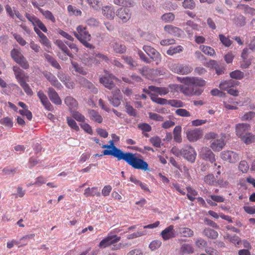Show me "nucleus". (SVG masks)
<instances>
[{
	"instance_id": "obj_19",
	"label": "nucleus",
	"mask_w": 255,
	"mask_h": 255,
	"mask_svg": "<svg viewBox=\"0 0 255 255\" xmlns=\"http://www.w3.org/2000/svg\"><path fill=\"white\" fill-rule=\"evenodd\" d=\"M44 75L53 86L58 90L62 89L63 88L62 85L54 75L50 72H46L44 74Z\"/></svg>"
},
{
	"instance_id": "obj_45",
	"label": "nucleus",
	"mask_w": 255,
	"mask_h": 255,
	"mask_svg": "<svg viewBox=\"0 0 255 255\" xmlns=\"http://www.w3.org/2000/svg\"><path fill=\"white\" fill-rule=\"evenodd\" d=\"M241 138L247 144H251L255 141V136L250 132L246 133Z\"/></svg>"
},
{
	"instance_id": "obj_60",
	"label": "nucleus",
	"mask_w": 255,
	"mask_h": 255,
	"mask_svg": "<svg viewBox=\"0 0 255 255\" xmlns=\"http://www.w3.org/2000/svg\"><path fill=\"white\" fill-rule=\"evenodd\" d=\"M91 119L98 123H101L103 121V118L98 113H91Z\"/></svg>"
},
{
	"instance_id": "obj_9",
	"label": "nucleus",
	"mask_w": 255,
	"mask_h": 255,
	"mask_svg": "<svg viewBox=\"0 0 255 255\" xmlns=\"http://www.w3.org/2000/svg\"><path fill=\"white\" fill-rule=\"evenodd\" d=\"M182 156L188 161L193 163L196 159V153L194 149L191 146H185L182 148Z\"/></svg>"
},
{
	"instance_id": "obj_26",
	"label": "nucleus",
	"mask_w": 255,
	"mask_h": 255,
	"mask_svg": "<svg viewBox=\"0 0 255 255\" xmlns=\"http://www.w3.org/2000/svg\"><path fill=\"white\" fill-rule=\"evenodd\" d=\"M250 126L248 124H239L236 125V132L238 136L241 138L246 133H249Z\"/></svg>"
},
{
	"instance_id": "obj_47",
	"label": "nucleus",
	"mask_w": 255,
	"mask_h": 255,
	"mask_svg": "<svg viewBox=\"0 0 255 255\" xmlns=\"http://www.w3.org/2000/svg\"><path fill=\"white\" fill-rule=\"evenodd\" d=\"M39 10L46 19L51 20L53 23L55 22V18L51 11L43 10L41 8H39Z\"/></svg>"
},
{
	"instance_id": "obj_57",
	"label": "nucleus",
	"mask_w": 255,
	"mask_h": 255,
	"mask_svg": "<svg viewBox=\"0 0 255 255\" xmlns=\"http://www.w3.org/2000/svg\"><path fill=\"white\" fill-rule=\"evenodd\" d=\"M249 165L246 161L242 160L240 162L239 169L243 173L247 172L249 169Z\"/></svg>"
},
{
	"instance_id": "obj_50",
	"label": "nucleus",
	"mask_w": 255,
	"mask_h": 255,
	"mask_svg": "<svg viewBox=\"0 0 255 255\" xmlns=\"http://www.w3.org/2000/svg\"><path fill=\"white\" fill-rule=\"evenodd\" d=\"M230 76L233 79L241 80L244 77L245 74L244 72H242L241 71L239 70H236L234 71L231 72L230 73Z\"/></svg>"
},
{
	"instance_id": "obj_53",
	"label": "nucleus",
	"mask_w": 255,
	"mask_h": 255,
	"mask_svg": "<svg viewBox=\"0 0 255 255\" xmlns=\"http://www.w3.org/2000/svg\"><path fill=\"white\" fill-rule=\"evenodd\" d=\"M175 18V16L172 13H167L161 16V19L165 22H169L172 21Z\"/></svg>"
},
{
	"instance_id": "obj_11",
	"label": "nucleus",
	"mask_w": 255,
	"mask_h": 255,
	"mask_svg": "<svg viewBox=\"0 0 255 255\" xmlns=\"http://www.w3.org/2000/svg\"><path fill=\"white\" fill-rule=\"evenodd\" d=\"M25 16L34 27L37 26L44 32L46 33L47 32V29L45 25L35 15H31L28 13H26Z\"/></svg>"
},
{
	"instance_id": "obj_29",
	"label": "nucleus",
	"mask_w": 255,
	"mask_h": 255,
	"mask_svg": "<svg viewBox=\"0 0 255 255\" xmlns=\"http://www.w3.org/2000/svg\"><path fill=\"white\" fill-rule=\"evenodd\" d=\"M64 103L70 110H76L78 109L77 101L71 96H67L64 99Z\"/></svg>"
},
{
	"instance_id": "obj_63",
	"label": "nucleus",
	"mask_w": 255,
	"mask_h": 255,
	"mask_svg": "<svg viewBox=\"0 0 255 255\" xmlns=\"http://www.w3.org/2000/svg\"><path fill=\"white\" fill-rule=\"evenodd\" d=\"M204 181L209 185H213L215 181V177L213 174H209L204 177Z\"/></svg>"
},
{
	"instance_id": "obj_23",
	"label": "nucleus",
	"mask_w": 255,
	"mask_h": 255,
	"mask_svg": "<svg viewBox=\"0 0 255 255\" xmlns=\"http://www.w3.org/2000/svg\"><path fill=\"white\" fill-rule=\"evenodd\" d=\"M37 96L40 100L41 103L47 110L51 111L52 110L53 106L49 101L47 96L42 91H39L37 92Z\"/></svg>"
},
{
	"instance_id": "obj_48",
	"label": "nucleus",
	"mask_w": 255,
	"mask_h": 255,
	"mask_svg": "<svg viewBox=\"0 0 255 255\" xmlns=\"http://www.w3.org/2000/svg\"><path fill=\"white\" fill-rule=\"evenodd\" d=\"M183 47L180 46H171L169 47L166 53L169 55H173L176 53H179L183 50Z\"/></svg>"
},
{
	"instance_id": "obj_7",
	"label": "nucleus",
	"mask_w": 255,
	"mask_h": 255,
	"mask_svg": "<svg viewBox=\"0 0 255 255\" xmlns=\"http://www.w3.org/2000/svg\"><path fill=\"white\" fill-rule=\"evenodd\" d=\"M142 49L150 58L155 62L156 65H158L161 63V54L156 49L149 45L143 46Z\"/></svg>"
},
{
	"instance_id": "obj_37",
	"label": "nucleus",
	"mask_w": 255,
	"mask_h": 255,
	"mask_svg": "<svg viewBox=\"0 0 255 255\" xmlns=\"http://www.w3.org/2000/svg\"><path fill=\"white\" fill-rule=\"evenodd\" d=\"M194 252V249L191 245L184 244L182 245L179 250L180 255L191 254Z\"/></svg>"
},
{
	"instance_id": "obj_30",
	"label": "nucleus",
	"mask_w": 255,
	"mask_h": 255,
	"mask_svg": "<svg viewBox=\"0 0 255 255\" xmlns=\"http://www.w3.org/2000/svg\"><path fill=\"white\" fill-rule=\"evenodd\" d=\"M148 89L154 94L156 95L158 94L160 96L165 95L169 92V88L166 87H158L154 86H148Z\"/></svg>"
},
{
	"instance_id": "obj_41",
	"label": "nucleus",
	"mask_w": 255,
	"mask_h": 255,
	"mask_svg": "<svg viewBox=\"0 0 255 255\" xmlns=\"http://www.w3.org/2000/svg\"><path fill=\"white\" fill-rule=\"evenodd\" d=\"M71 64L75 71L82 75H86L87 74V71L84 67L76 62L71 61Z\"/></svg>"
},
{
	"instance_id": "obj_54",
	"label": "nucleus",
	"mask_w": 255,
	"mask_h": 255,
	"mask_svg": "<svg viewBox=\"0 0 255 255\" xmlns=\"http://www.w3.org/2000/svg\"><path fill=\"white\" fill-rule=\"evenodd\" d=\"M182 5L185 8L190 9H192L195 7V3L193 0H184Z\"/></svg>"
},
{
	"instance_id": "obj_43",
	"label": "nucleus",
	"mask_w": 255,
	"mask_h": 255,
	"mask_svg": "<svg viewBox=\"0 0 255 255\" xmlns=\"http://www.w3.org/2000/svg\"><path fill=\"white\" fill-rule=\"evenodd\" d=\"M199 49L206 55L213 56L216 54L214 49L210 46L201 45L199 46Z\"/></svg>"
},
{
	"instance_id": "obj_12",
	"label": "nucleus",
	"mask_w": 255,
	"mask_h": 255,
	"mask_svg": "<svg viewBox=\"0 0 255 255\" xmlns=\"http://www.w3.org/2000/svg\"><path fill=\"white\" fill-rule=\"evenodd\" d=\"M77 32L74 33L75 36L80 41L91 39V35L85 27L79 25L77 27Z\"/></svg>"
},
{
	"instance_id": "obj_17",
	"label": "nucleus",
	"mask_w": 255,
	"mask_h": 255,
	"mask_svg": "<svg viewBox=\"0 0 255 255\" xmlns=\"http://www.w3.org/2000/svg\"><path fill=\"white\" fill-rule=\"evenodd\" d=\"M184 25H186V27L185 28V31L187 33L188 36L189 37H192L194 33L193 30H199V25L192 20H188Z\"/></svg>"
},
{
	"instance_id": "obj_1",
	"label": "nucleus",
	"mask_w": 255,
	"mask_h": 255,
	"mask_svg": "<svg viewBox=\"0 0 255 255\" xmlns=\"http://www.w3.org/2000/svg\"><path fill=\"white\" fill-rule=\"evenodd\" d=\"M121 160H125L134 169L143 171L148 170V163L143 159L137 157L135 154L131 152H125Z\"/></svg>"
},
{
	"instance_id": "obj_46",
	"label": "nucleus",
	"mask_w": 255,
	"mask_h": 255,
	"mask_svg": "<svg viewBox=\"0 0 255 255\" xmlns=\"http://www.w3.org/2000/svg\"><path fill=\"white\" fill-rule=\"evenodd\" d=\"M44 56L47 61L52 66L58 70L61 69L60 65L53 57L47 54H45Z\"/></svg>"
},
{
	"instance_id": "obj_27",
	"label": "nucleus",
	"mask_w": 255,
	"mask_h": 255,
	"mask_svg": "<svg viewBox=\"0 0 255 255\" xmlns=\"http://www.w3.org/2000/svg\"><path fill=\"white\" fill-rule=\"evenodd\" d=\"M80 83L83 87L87 88L93 93H98V89L95 87L92 82L88 80L85 78L81 77L80 80Z\"/></svg>"
},
{
	"instance_id": "obj_33",
	"label": "nucleus",
	"mask_w": 255,
	"mask_h": 255,
	"mask_svg": "<svg viewBox=\"0 0 255 255\" xmlns=\"http://www.w3.org/2000/svg\"><path fill=\"white\" fill-rule=\"evenodd\" d=\"M55 44L66 55L68 56L70 58H74V55L70 51V50H69L67 46L66 43H64L62 41L57 40L55 42Z\"/></svg>"
},
{
	"instance_id": "obj_24",
	"label": "nucleus",
	"mask_w": 255,
	"mask_h": 255,
	"mask_svg": "<svg viewBox=\"0 0 255 255\" xmlns=\"http://www.w3.org/2000/svg\"><path fill=\"white\" fill-rule=\"evenodd\" d=\"M239 82L232 79L229 80H225L221 82L219 85V88L222 90L228 91V90L235 86L238 85Z\"/></svg>"
},
{
	"instance_id": "obj_31",
	"label": "nucleus",
	"mask_w": 255,
	"mask_h": 255,
	"mask_svg": "<svg viewBox=\"0 0 255 255\" xmlns=\"http://www.w3.org/2000/svg\"><path fill=\"white\" fill-rule=\"evenodd\" d=\"M225 144L223 139H217L211 141L210 147L214 151H220L222 149Z\"/></svg>"
},
{
	"instance_id": "obj_35",
	"label": "nucleus",
	"mask_w": 255,
	"mask_h": 255,
	"mask_svg": "<svg viewBox=\"0 0 255 255\" xmlns=\"http://www.w3.org/2000/svg\"><path fill=\"white\" fill-rule=\"evenodd\" d=\"M173 230V226L170 225L161 232V235L164 240H167L174 237Z\"/></svg>"
},
{
	"instance_id": "obj_49",
	"label": "nucleus",
	"mask_w": 255,
	"mask_h": 255,
	"mask_svg": "<svg viewBox=\"0 0 255 255\" xmlns=\"http://www.w3.org/2000/svg\"><path fill=\"white\" fill-rule=\"evenodd\" d=\"M219 39L221 42L227 47H230L232 44V41L230 39L229 37H226L222 34H220L219 35Z\"/></svg>"
},
{
	"instance_id": "obj_62",
	"label": "nucleus",
	"mask_w": 255,
	"mask_h": 255,
	"mask_svg": "<svg viewBox=\"0 0 255 255\" xmlns=\"http://www.w3.org/2000/svg\"><path fill=\"white\" fill-rule=\"evenodd\" d=\"M13 36L16 41L21 46H24L27 42L19 34L16 33L12 34Z\"/></svg>"
},
{
	"instance_id": "obj_34",
	"label": "nucleus",
	"mask_w": 255,
	"mask_h": 255,
	"mask_svg": "<svg viewBox=\"0 0 255 255\" xmlns=\"http://www.w3.org/2000/svg\"><path fill=\"white\" fill-rule=\"evenodd\" d=\"M111 46L116 53L123 54L126 52L127 50L125 45L118 42H114Z\"/></svg>"
},
{
	"instance_id": "obj_51",
	"label": "nucleus",
	"mask_w": 255,
	"mask_h": 255,
	"mask_svg": "<svg viewBox=\"0 0 255 255\" xmlns=\"http://www.w3.org/2000/svg\"><path fill=\"white\" fill-rule=\"evenodd\" d=\"M88 3L95 10L99 9L102 3L101 1L99 0H87Z\"/></svg>"
},
{
	"instance_id": "obj_28",
	"label": "nucleus",
	"mask_w": 255,
	"mask_h": 255,
	"mask_svg": "<svg viewBox=\"0 0 255 255\" xmlns=\"http://www.w3.org/2000/svg\"><path fill=\"white\" fill-rule=\"evenodd\" d=\"M34 30L40 38L39 42L47 48L50 47L51 43L46 36L36 27H34Z\"/></svg>"
},
{
	"instance_id": "obj_15",
	"label": "nucleus",
	"mask_w": 255,
	"mask_h": 255,
	"mask_svg": "<svg viewBox=\"0 0 255 255\" xmlns=\"http://www.w3.org/2000/svg\"><path fill=\"white\" fill-rule=\"evenodd\" d=\"M120 239V237H118L115 235L108 236L100 242L99 247L101 248H105L114 243L118 242Z\"/></svg>"
},
{
	"instance_id": "obj_2",
	"label": "nucleus",
	"mask_w": 255,
	"mask_h": 255,
	"mask_svg": "<svg viewBox=\"0 0 255 255\" xmlns=\"http://www.w3.org/2000/svg\"><path fill=\"white\" fill-rule=\"evenodd\" d=\"M169 87L170 89H174L177 92H180L185 95L189 96L199 95L203 92V90L199 88L195 89L191 85H187L186 84H184V85H170Z\"/></svg>"
},
{
	"instance_id": "obj_55",
	"label": "nucleus",
	"mask_w": 255,
	"mask_h": 255,
	"mask_svg": "<svg viewBox=\"0 0 255 255\" xmlns=\"http://www.w3.org/2000/svg\"><path fill=\"white\" fill-rule=\"evenodd\" d=\"M67 124L71 128L75 129L76 131H78L79 130V128L77 126V123H76L74 119L68 117H67Z\"/></svg>"
},
{
	"instance_id": "obj_39",
	"label": "nucleus",
	"mask_w": 255,
	"mask_h": 255,
	"mask_svg": "<svg viewBox=\"0 0 255 255\" xmlns=\"http://www.w3.org/2000/svg\"><path fill=\"white\" fill-rule=\"evenodd\" d=\"M100 190H98L97 187H92L90 188L88 187L86 188L85 190L84 195L86 197H89L90 196H99L100 195Z\"/></svg>"
},
{
	"instance_id": "obj_21",
	"label": "nucleus",
	"mask_w": 255,
	"mask_h": 255,
	"mask_svg": "<svg viewBox=\"0 0 255 255\" xmlns=\"http://www.w3.org/2000/svg\"><path fill=\"white\" fill-rule=\"evenodd\" d=\"M16 79L18 83L25 81V78H28L25 72L17 66L12 67Z\"/></svg>"
},
{
	"instance_id": "obj_5",
	"label": "nucleus",
	"mask_w": 255,
	"mask_h": 255,
	"mask_svg": "<svg viewBox=\"0 0 255 255\" xmlns=\"http://www.w3.org/2000/svg\"><path fill=\"white\" fill-rule=\"evenodd\" d=\"M151 100L154 103L160 105H170L176 108L182 107L183 103L180 100H167L164 98H159L156 94H151Z\"/></svg>"
},
{
	"instance_id": "obj_42",
	"label": "nucleus",
	"mask_w": 255,
	"mask_h": 255,
	"mask_svg": "<svg viewBox=\"0 0 255 255\" xmlns=\"http://www.w3.org/2000/svg\"><path fill=\"white\" fill-rule=\"evenodd\" d=\"M237 8L243 10L245 13L251 15L255 14V8L249 6L248 5L243 4H238Z\"/></svg>"
},
{
	"instance_id": "obj_61",
	"label": "nucleus",
	"mask_w": 255,
	"mask_h": 255,
	"mask_svg": "<svg viewBox=\"0 0 255 255\" xmlns=\"http://www.w3.org/2000/svg\"><path fill=\"white\" fill-rule=\"evenodd\" d=\"M5 9L8 15L12 19L14 18L15 13L17 10H13L9 4L5 6Z\"/></svg>"
},
{
	"instance_id": "obj_6",
	"label": "nucleus",
	"mask_w": 255,
	"mask_h": 255,
	"mask_svg": "<svg viewBox=\"0 0 255 255\" xmlns=\"http://www.w3.org/2000/svg\"><path fill=\"white\" fill-rule=\"evenodd\" d=\"M169 68L173 72L180 75L188 74L192 70V68L190 65L179 63L171 64Z\"/></svg>"
},
{
	"instance_id": "obj_40",
	"label": "nucleus",
	"mask_w": 255,
	"mask_h": 255,
	"mask_svg": "<svg viewBox=\"0 0 255 255\" xmlns=\"http://www.w3.org/2000/svg\"><path fill=\"white\" fill-rule=\"evenodd\" d=\"M208 64L212 66V67L215 68L217 75H221L224 73V67L219 66L216 61L214 60H210Z\"/></svg>"
},
{
	"instance_id": "obj_8",
	"label": "nucleus",
	"mask_w": 255,
	"mask_h": 255,
	"mask_svg": "<svg viewBox=\"0 0 255 255\" xmlns=\"http://www.w3.org/2000/svg\"><path fill=\"white\" fill-rule=\"evenodd\" d=\"M181 82L191 86L198 89L197 87H203L206 84V81L201 78L195 77H186L182 79Z\"/></svg>"
},
{
	"instance_id": "obj_52",
	"label": "nucleus",
	"mask_w": 255,
	"mask_h": 255,
	"mask_svg": "<svg viewBox=\"0 0 255 255\" xmlns=\"http://www.w3.org/2000/svg\"><path fill=\"white\" fill-rule=\"evenodd\" d=\"M19 84L27 95L30 96L33 95V92L32 90L29 85L25 82V80L19 83Z\"/></svg>"
},
{
	"instance_id": "obj_13",
	"label": "nucleus",
	"mask_w": 255,
	"mask_h": 255,
	"mask_svg": "<svg viewBox=\"0 0 255 255\" xmlns=\"http://www.w3.org/2000/svg\"><path fill=\"white\" fill-rule=\"evenodd\" d=\"M200 155L201 158L204 160L208 161L211 163H213L216 161L215 155L212 150L208 147L202 148L200 152Z\"/></svg>"
},
{
	"instance_id": "obj_32",
	"label": "nucleus",
	"mask_w": 255,
	"mask_h": 255,
	"mask_svg": "<svg viewBox=\"0 0 255 255\" xmlns=\"http://www.w3.org/2000/svg\"><path fill=\"white\" fill-rule=\"evenodd\" d=\"M102 13L105 16L110 19H113L115 17V9L111 6L106 5L104 6L102 8Z\"/></svg>"
},
{
	"instance_id": "obj_64",
	"label": "nucleus",
	"mask_w": 255,
	"mask_h": 255,
	"mask_svg": "<svg viewBox=\"0 0 255 255\" xmlns=\"http://www.w3.org/2000/svg\"><path fill=\"white\" fill-rule=\"evenodd\" d=\"M127 255H143V253L140 249L135 248L128 253Z\"/></svg>"
},
{
	"instance_id": "obj_36",
	"label": "nucleus",
	"mask_w": 255,
	"mask_h": 255,
	"mask_svg": "<svg viewBox=\"0 0 255 255\" xmlns=\"http://www.w3.org/2000/svg\"><path fill=\"white\" fill-rule=\"evenodd\" d=\"M83 63L86 66L92 67L93 65H97L100 64V61L96 57L88 56L83 59Z\"/></svg>"
},
{
	"instance_id": "obj_22",
	"label": "nucleus",
	"mask_w": 255,
	"mask_h": 255,
	"mask_svg": "<svg viewBox=\"0 0 255 255\" xmlns=\"http://www.w3.org/2000/svg\"><path fill=\"white\" fill-rule=\"evenodd\" d=\"M116 14L124 22L128 20L131 16L129 10L123 7L118 9Z\"/></svg>"
},
{
	"instance_id": "obj_16",
	"label": "nucleus",
	"mask_w": 255,
	"mask_h": 255,
	"mask_svg": "<svg viewBox=\"0 0 255 255\" xmlns=\"http://www.w3.org/2000/svg\"><path fill=\"white\" fill-rule=\"evenodd\" d=\"M114 78L115 76L112 75L103 76L100 78V82L106 88L110 90H112L115 87V85L113 81V79Z\"/></svg>"
},
{
	"instance_id": "obj_4",
	"label": "nucleus",
	"mask_w": 255,
	"mask_h": 255,
	"mask_svg": "<svg viewBox=\"0 0 255 255\" xmlns=\"http://www.w3.org/2000/svg\"><path fill=\"white\" fill-rule=\"evenodd\" d=\"M10 55L13 60L24 69H27L29 65L26 58L23 56L20 50L13 48L10 52Z\"/></svg>"
},
{
	"instance_id": "obj_38",
	"label": "nucleus",
	"mask_w": 255,
	"mask_h": 255,
	"mask_svg": "<svg viewBox=\"0 0 255 255\" xmlns=\"http://www.w3.org/2000/svg\"><path fill=\"white\" fill-rule=\"evenodd\" d=\"M203 234L207 238L212 239H215L218 236V233L217 231L209 228H205L203 231Z\"/></svg>"
},
{
	"instance_id": "obj_20",
	"label": "nucleus",
	"mask_w": 255,
	"mask_h": 255,
	"mask_svg": "<svg viewBox=\"0 0 255 255\" xmlns=\"http://www.w3.org/2000/svg\"><path fill=\"white\" fill-rule=\"evenodd\" d=\"M113 92L114 93L113 96L109 99V101L113 106L118 107L121 104V101L123 98L121 95V91L116 88Z\"/></svg>"
},
{
	"instance_id": "obj_25",
	"label": "nucleus",
	"mask_w": 255,
	"mask_h": 255,
	"mask_svg": "<svg viewBox=\"0 0 255 255\" xmlns=\"http://www.w3.org/2000/svg\"><path fill=\"white\" fill-rule=\"evenodd\" d=\"M164 30L170 35L179 37L182 33V30L177 27L172 25H166L164 27Z\"/></svg>"
},
{
	"instance_id": "obj_3",
	"label": "nucleus",
	"mask_w": 255,
	"mask_h": 255,
	"mask_svg": "<svg viewBox=\"0 0 255 255\" xmlns=\"http://www.w3.org/2000/svg\"><path fill=\"white\" fill-rule=\"evenodd\" d=\"M110 144H104L102 146L103 148H107L103 151V155H112L117 158L118 160H121L122 157L125 152H123L121 149L116 147L113 140L109 141Z\"/></svg>"
},
{
	"instance_id": "obj_44",
	"label": "nucleus",
	"mask_w": 255,
	"mask_h": 255,
	"mask_svg": "<svg viewBox=\"0 0 255 255\" xmlns=\"http://www.w3.org/2000/svg\"><path fill=\"white\" fill-rule=\"evenodd\" d=\"M133 2V0H114L115 4L125 7H131Z\"/></svg>"
},
{
	"instance_id": "obj_14",
	"label": "nucleus",
	"mask_w": 255,
	"mask_h": 255,
	"mask_svg": "<svg viewBox=\"0 0 255 255\" xmlns=\"http://www.w3.org/2000/svg\"><path fill=\"white\" fill-rule=\"evenodd\" d=\"M203 135L202 130L200 128H196L186 132V135L190 141H195L201 138Z\"/></svg>"
},
{
	"instance_id": "obj_18",
	"label": "nucleus",
	"mask_w": 255,
	"mask_h": 255,
	"mask_svg": "<svg viewBox=\"0 0 255 255\" xmlns=\"http://www.w3.org/2000/svg\"><path fill=\"white\" fill-rule=\"evenodd\" d=\"M47 94L51 102L57 105H60L62 104V101L59 96L58 93L52 87L48 89Z\"/></svg>"
},
{
	"instance_id": "obj_10",
	"label": "nucleus",
	"mask_w": 255,
	"mask_h": 255,
	"mask_svg": "<svg viewBox=\"0 0 255 255\" xmlns=\"http://www.w3.org/2000/svg\"><path fill=\"white\" fill-rule=\"evenodd\" d=\"M221 157L230 163H235L240 160L238 154L231 150L223 151L221 153Z\"/></svg>"
},
{
	"instance_id": "obj_59",
	"label": "nucleus",
	"mask_w": 255,
	"mask_h": 255,
	"mask_svg": "<svg viewBox=\"0 0 255 255\" xmlns=\"http://www.w3.org/2000/svg\"><path fill=\"white\" fill-rule=\"evenodd\" d=\"M67 9L71 14L75 15L76 16L81 15L82 11L80 9H75L72 5H69L67 7Z\"/></svg>"
},
{
	"instance_id": "obj_58",
	"label": "nucleus",
	"mask_w": 255,
	"mask_h": 255,
	"mask_svg": "<svg viewBox=\"0 0 255 255\" xmlns=\"http://www.w3.org/2000/svg\"><path fill=\"white\" fill-rule=\"evenodd\" d=\"M0 123L9 128H11L13 126V122L12 120L8 117H5L1 119L0 120Z\"/></svg>"
},
{
	"instance_id": "obj_56",
	"label": "nucleus",
	"mask_w": 255,
	"mask_h": 255,
	"mask_svg": "<svg viewBox=\"0 0 255 255\" xmlns=\"http://www.w3.org/2000/svg\"><path fill=\"white\" fill-rule=\"evenodd\" d=\"M161 245V242L159 240H154L152 241L149 245V248L152 251H154L157 249H158Z\"/></svg>"
}]
</instances>
